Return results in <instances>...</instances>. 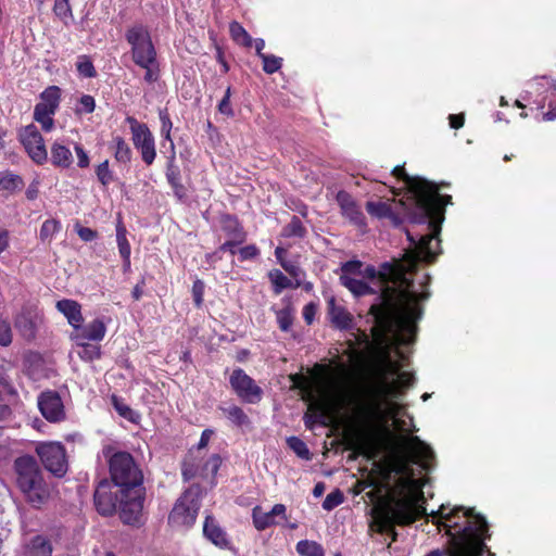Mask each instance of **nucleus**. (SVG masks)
Returning a JSON list of instances; mask_svg holds the SVG:
<instances>
[{"instance_id":"1","label":"nucleus","mask_w":556,"mask_h":556,"mask_svg":"<svg viewBox=\"0 0 556 556\" xmlns=\"http://www.w3.org/2000/svg\"><path fill=\"white\" fill-rule=\"evenodd\" d=\"M420 262L426 263L424 252L417 244H410V249L405 251L402 258L383 263L379 270L372 265H367L361 271L363 277L379 281V302L372 304L368 311L374 317L372 336L378 343L384 342L388 334L395 329L413 334L418 330L417 323L424 315L419 302L427 300L430 292L417 294L410 291L412 281H408L407 289L390 286V282L405 280V275L414 273Z\"/></svg>"},{"instance_id":"2","label":"nucleus","mask_w":556,"mask_h":556,"mask_svg":"<svg viewBox=\"0 0 556 556\" xmlns=\"http://www.w3.org/2000/svg\"><path fill=\"white\" fill-rule=\"evenodd\" d=\"M432 522L439 531L444 530L450 536L448 556H494L485 544L491 539L489 523L484 516L475 508L442 504L431 513Z\"/></svg>"},{"instance_id":"3","label":"nucleus","mask_w":556,"mask_h":556,"mask_svg":"<svg viewBox=\"0 0 556 556\" xmlns=\"http://www.w3.org/2000/svg\"><path fill=\"white\" fill-rule=\"evenodd\" d=\"M413 483V480L400 479L370 509L369 531L388 535L391 539L388 547L397 541L396 527H408L427 515L419 504V500H424L422 493L417 495Z\"/></svg>"},{"instance_id":"4","label":"nucleus","mask_w":556,"mask_h":556,"mask_svg":"<svg viewBox=\"0 0 556 556\" xmlns=\"http://www.w3.org/2000/svg\"><path fill=\"white\" fill-rule=\"evenodd\" d=\"M425 192L417 193L413 201V208L407 213L409 223L426 226L427 233L418 239L409 230H405L410 244H417L427 264H432L440 250V238L442 223L444 220L445 206L452 203V197L440 194L439 186L426 179Z\"/></svg>"},{"instance_id":"5","label":"nucleus","mask_w":556,"mask_h":556,"mask_svg":"<svg viewBox=\"0 0 556 556\" xmlns=\"http://www.w3.org/2000/svg\"><path fill=\"white\" fill-rule=\"evenodd\" d=\"M14 483L24 501L35 509H41L51 497V486L46 481L37 459L29 454L13 462Z\"/></svg>"},{"instance_id":"6","label":"nucleus","mask_w":556,"mask_h":556,"mask_svg":"<svg viewBox=\"0 0 556 556\" xmlns=\"http://www.w3.org/2000/svg\"><path fill=\"white\" fill-rule=\"evenodd\" d=\"M125 39L130 46L132 62L146 71L144 81L148 84L155 83L160 77V65L156 49L148 27L142 24L130 26L125 33Z\"/></svg>"},{"instance_id":"7","label":"nucleus","mask_w":556,"mask_h":556,"mask_svg":"<svg viewBox=\"0 0 556 556\" xmlns=\"http://www.w3.org/2000/svg\"><path fill=\"white\" fill-rule=\"evenodd\" d=\"M109 471L112 483L119 488V492L142 486L143 473L128 452L113 453L109 458Z\"/></svg>"},{"instance_id":"8","label":"nucleus","mask_w":556,"mask_h":556,"mask_svg":"<svg viewBox=\"0 0 556 556\" xmlns=\"http://www.w3.org/2000/svg\"><path fill=\"white\" fill-rule=\"evenodd\" d=\"M202 498L200 484L190 485L176 501L168 516V521L174 526L191 527L198 517Z\"/></svg>"},{"instance_id":"9","label":"nucleus","mask_w":556,"mask_h":556,"mask_svg":"<svg viewBox=\"0 0 556 556\" xmlns=\"http://www.w3.org/2000/svg\"><path fill=\"white\" fill-rule=\"evenodd\" d=\"M35 451L46 470L56 478H62L66 475L68 463L66 450L62 443L40 442Z\"/></svg>"},{"instance_id":"10","label":"nucleus","mask_w":556,"mask_h":556,"mask_svg":"<svg viewBox=\"0 0 556 556\" xmlns=\"http://www.w3.org/2000/svg\"><path fill=\"white\" fill-rule=\"evenodd\" d=\"M134 147L140 152L142 162L150 166L156 157L155 139L148 125L139 122L134 116H127Z\"/></svg>"},{"instance_id":"11","label":"nucleus","mask_w":556,"mask_h":556,"mask_svg":"<svg viewBox=\"0 0 556 556\" xmlns=\"http://www.w3.org/2000/svg\"><path fill=\"white\" fill-rule=\"evenodd\" d=\"M229 383L243 403L257 404L263 399V389L242 368L232 370Z\"/></svg>"},{"instance_id":"12","label":"nucleus","mask_w":556,"mask_h":556,"mask_svg":"<svg viewBox=\"0 0 556 556\" xmlns=\"http://www.w3.org/2000/svg\"><path fill=\"white\" fill-rule=\"evenodd\" d=\"M222 462L219 454H213L207 458L203 466H200L197 458L193 456V448H190L181 464L182 478L185 481H189L197 476H201L203 478L211 477L214 479L220 468Z\"/></svg>"},{"instance_id":"13","label":"nucleus","mask_w":556,"mask_h":556,"mask_svg":"<svg viewBox=\"0 0 556 556\" xmlns=\"http://www.w3.org/2000/svg\"><path fill=\"white\" fill-rule=\"evenodd\" d=\"M18 140L27 152L28 156L38 165L48 160V153L43 138L34 124L22 127L18 131Z\"/></svg>"},{"instance_id":"14","label":"nucleus","mask_w":556,"mask_h":556,"mask_svg":"<svg viewBox=\"0 0 556 556\" xmlns=\"http://www.w3.org/2000/svg\"><path fill=\"white\" fill-rule=\"evenodd\" d=\"M116 485L108 479L101 480L93 493V504L96 510L101 516H112L115 514L117 506H119L121 493L114 491Z\"/></svg>"},{"instance_id":"15","label":"nucleus","mask_w":556,"mask_h":556,"mask_svg":"<svg viewBox=\"0 0 556 556\" xmlns=\"http://www.w3.org/2000/svg\"><path fill=\"white\" fill-rule=\"evenodd\" d=\"M121 519L124 523L134 525L139 521L144 502V489L142 486L129 489V492H119Z\"/></svg>"},{"instance_id":"16","label":"nucleus","mask_w":556,"mask_h":556,"mask_svg":"<svg viewBox=\"0 0 556 556\" xmlns=\"http://www.w3.org/2000/svg\"><path fill=\"white\" fill-rule=\"evenodd\" d=\"M402 447L407 452L414 464L429 470L435 458L433 450L417 435L403 438Z\"/></svg>"},{"instance_id":"17","label":"nucleus","mask_w":556,"mask_h":556,"mask_svg":"<svg viewBox=\"0 0 556 556\" xmlns=\"http://www.w3.org/2000/svg\"><path fill=\"white\" fill-rule=\"evenodd\" d=\"M336 201L340 207L341 215L362 232L367 230L366 217L352 194L345 190H340L336 195Z\"/></svg>"},{"instance_id":"18","label":"nucleus","mask_w":556,"mask_h":556,"mask_svg":"<svg viewBox=\"0 0 556 556\" xmlns=\"http://www.w3.org/2000/svg\"><path fill=\"white\" fill-rule=\"evenodd\" d=\"M41 415L50 422L63 421L66 417L63 401L55 390H46L38 396Z\"/></svg>"},{"instance_id":"19","label":"nucleus","mask_w":556,"mask_h":556,"mask_svg":"<svg viewBox=\"0 0 556 556\" xmlns=\"http://www.w3.org/2000/svg\"><path fill=\"white\" fill-rule=\"evenodd\" d=\"M344 441L345 450L352 451L349 459L355 460L358 456H366L368 458L374 456V432L356 431L346 435Z\"/></svg>"},{"instance_id":"20","label":"nucleus","mask_w":556,"mask_h":556,"mask_svg":"<svg viewBox=\"0 0 556 556\" xmlns=\"http://www.w3.org/2000/svg\"><path fill=\"white\" fill-rule=\"evenodd\" d=\"M287 508L283 504H275L269 511H265L261 506H255L252 509L253 525L258 531H264L267 528L278 525L276 520L279 517L282 520L287 519Z\"/></svg>"},{"instance_id":"21","label":"nucleus","mask_w":556,"mask_h":556,"mask_svg":"<svg viewBox=\"0 0 556 556\" xmlns=\"http://www.w3.org/2000/svg\"><path fill=\"white\" fill-rule=\"evenodd\" d=\"M414 383V376L407 371H401L397 380L392 382L383 381L381 384L374 389V394L379 400H388L397 397L401 394V389L409 388Z\"/></svg>"},{"instance_id":"22","label":"nucleus","mask_w":556,"mask_h":556,"mask_svg":"<svg viewBox=\"0 0 556 556\" xmlns=\"http://www.w3.org/2000/svg\"><path fill=\"white\" fill-rule=\"evenodd\" d=\"M165 176L177 200L185 201L188 193L187 188L181 181V173L179 166L176 164L175 152H172L170 156H168Z\"/></svg>"},{"instance_id":"23","label":"nucleus","mask_w":556,"mask_h":556,"mask_svg":"<svg viewBox=\"0 0 556 556\" xmlns=\"http://www.w3.org/2000/svg\"><path fill=\"white\" fill-rule=\"evenodd\" d=\"M106 333V326L104 321L100 318L93 319L91 323H89L86 326H83L80 324L79 328L75 330V333L73 334V339L75 341H96L100 342L103 340Z\"/></svg>"},{"instance_id":"24","label":"nucleus","mask_w":556,"mask_h":556,"mask_svg":"<svg viewBox=\"0 0 556 556\" xmlns=\"http://www.w3.org/2000/svg\"><path fill=\"white\" fill-rule=\"evenodd\" d=\"M219 226L228 239L247 240V231L236 215L229 213L220 214Z\"/></svg>"},{"instance_id":"25","label":"nucleus","mask_w":556,"mask_h":556,"mask_svg":"<svg viewBox=\"0 0 556 556\" xmlns=\"http://www.w3.org/2000/svg\"><path fill=\"white\" fill-rule=\"evenodd\" d=\"M328 314L331 324L340 330H349L353 328L352 314L341 305L336 304L334 298L328 301Z\"/></svg>"},{"instance_id":"26","label":"nucleus","mask_w":556,"mask_h":556,"mask_svg":"<svg viewBox=\"0 0 556 556\" xmlns=\"http://www.w3.org/2000/svg\"><path fill=\"white\" fill-rule=\"evenodd\" d=\"M391 174L397 178L399 180H402L406 188L408 193L412 195V200L416 198L417 193L425 192V188H427L426 179L419 176H409L404 165H397L395 166Z\"/></svg>"},{"instance_id":"27","label":"nucleus","mask_w":556,"mask_h":556,"mask_svg":"<svg viewBox=\"0 0 556 556\" xmlns=\"http://www.w3.org/2000/svg\"><path fill=\"white\" fill-rule=\"evenodd\" d=\"M55 306L75 330L84 323L81 305L77 301L63 299L58 301Z\"/></svg>"},{"instance_id":"28","label":"nucleus","mask_w":556,"mask_h":556,"mask_svg":"<svg viewBox=\"0 0 556 556\" xmlns=\"http://www.w3.org/2000/svg\"><path fill=\"white\" fill-rule=\"evenodd\" d=\"M203 533L207 540L218 547H227L229 544L226 532L218 526L212 516H206L203 526Z\"/></svg>"},{"instance_id":"29","label":"nucleus","mask_w":556,"mask_h":556,"mask_svg":"<svg viewBox=\"0 0 556 556\" xmlns=\"http://www.w3.org/2000/svg\"><path fill=\"white\" fill-rule=\"evenodd\" d=\"M109 150L112 152L114 160L121 164H129L132 159L130 146L122 136H113L109 142Z\"/></svg>"},{"instance_id":"30","label":"nucleus","mask_w":556,"mask_h":556,"mask_svg":"<svg viewBox=\"0 0 556 556\" xmlns=\"http://www.w3.org/2000/svg\"><path fill=\"white\" fill-rule=\"evenodd\" d=\"M50 161L54 167L70 168L73 164V154L68 147L58 141L53 142L50 148Z\"/></svg>"},{"instance_id":"31","label":"nucleus","mask_w":556,"mask_h":556,"mask_svg":"<svg viewBox=\"0 0 556 556\" xmlns=\"http://www.w3.org/2000/svg\"><path fill=\"white\" fill-rule=\"evenodd\" d=\"M52 551L51 541L47 536L38 534L25 545L24 556H51Z\"/></svg>"},{"instance_id":"32","label":"nucleus","mask_w":556,"mask_h":556,"mask_svg":"<svg viewBox=\"0 0 556 556\" xmlns=\"http://www.w3.org/2000/svg\"><path fill=\"white\" fill-rule=\"evenodd\" d=\"M328 409L324 403H312L304 415V424L307 429H313L316 424L327 426Z\"/></svg>"},{"instance_id":"33","label":"nucleus","mask_w":556,"mask_h":556,"mask_svg":"<svg viewBox=\"0 0 556 556\" xmlns=\"http://www.w3.org/2000/svg\"><path fill=\"white\" fill-rule=\"evenodd\" d=\"M340 282L355 296H363L367 294H376L377 290L370 287L367 282L361 279L350 277L348 275L340 276Z\"/></svg>"},{"instance_id":"34","label":"nucleus","mask_w":556,"mask_h":556,"mask_svg":"<svg viewBox=\"0 0 556 556\" xmlns=\"http://www.w3.org/2000/svg\"><path fill=\"white\" fill-rule=\"evenodd\" d=\"M62 90L60 87L52 85L47 87L39 96L40 101L36 105L58 111L61 102Z\"/></svg>"},{"instance_id":"35","label":"nucleus","mask_w":556,"mask_h":556,"mask_svg":"<svg viewBox=\"0 0 556 556\" xmlns=\"http://www.w3.org/2000/svg\"><path fill=\"white\" fill-rule=\"evenodd\" d=\"M14 325L20 334L31 340L36 336V325L29 313H21L14 319Z\"/></svg>"},{"instance_id":"36","label":"nucleus","mask_w":556,"mask_h":556,"mask_svg":"<svg viewBox=\"0 0 556 556\" xmlns=\"http://www.w3.org/2000/svg\"><path fill=\"white\" fill-rule=\"evenodd\" d=\"M268 278L273 285V292L276 295L280 294L285 289L300 287L299 281L293 285L292 281L279 269H271L268 273Z\"/></svg>"},{"instance_id":"37","label":"nucleus","mask_w":556,"mask_h":556,"mask_svg":"<svg viewBox=\"0 0 556 556\" xmlns=\"http://www.w3.org/2000/svg\"><path fill=\"white\" fill-rule=\"evenodd\" d=\"M229 35L233 42L244 48H251L253 46V38L245 30V28L237 21H232L229 24Z\"/></svg>"},{"instance_id":"38","label":"nucleus","mask_w":556,"mask_h":556,"mask_svg":"<svg viewBox=\"0 0 556 556\" xmlns=\"http://www.w3.org/2000/svg\"><path fill=\"white\" fill-rule=\"evenodd\" d=\"M94 174L103 190L108 189L109 186L116 180V176L111 169L109 160H104L103 162L97 164L94 166Z\"/></svg>"},{"instance_id":"39","label":"nucleus","mask_w":556,"mask_h":556,"mask_svg":"<svg viewBox=\"0 0 556 556\" xmlns=\"http://www.w3.org/2000/svg\"><path fill=\"white\" fill-rule=\"evenodd\" d=\"M24 187V180L20 175L11 172L0 173V191H7L8 193H14L22 190Z\"/></svg>"},{"instance_id":"40","label":"nucleus","mask_w":556,"mask_h":556,"mask_svg":"<svg viewBox=\"0 0 556 556\" xmlns=\"http://www.w3.org/2000/svg\"><path fill=\"white\" fill-rule=\"evenodd\" d=\"M56 112L42 108L40 105H35L34 109V119L41 125L43 131L49 132L54 128V114Z\"/></svg>"},{"instance_id":"41","label":"nucleus","mask_w":556,"mask_h":556,"mask_svg":"<svg viewBox=\"0 0 556 556\" xmlns=\"http://www.w3.org/2000/svg\"><path fill=\"white\" fill-rule=\"evenodd\" d=\"M219 410L237 427H242L250 422L249 416L238 405H230L228 407H219Z\"/></svg>"},{"instance_id":"42","label":"nucleus","mask_w":556,"mask_h":556,"mask_svg":"<svg viewBox=\"0 0 556 556\" xmlns=\"http://www.w3.org/2000/svg\"><path fill=\"white\" fill-rule=\"evenodd\" d=\"M116 241L118 247V252L122 258H127L131 254V247L127 239V230L122 220H118L116 224Z\"/></svg>"},{"instance_id":"43","label":"nucleus","mask_w":556,"mask_h":556,"mask_svg":"<svg viewBox=\"0 0 556 556\" xmlns=\"http://www.w3.org/2000/svg\"><path fill=\"white\" fill-rule=\"evenodd\" d=\"M287 445L301 459L311 460L313 455L306 443L299 437L292 435L287 439Z\"/></svg>"},{"instance_id":"44","label":"nucleus","mask_w":556,"mask_h":556,"mask_svg":"<svg viewBox=\"0 0 556 556\" xmlns=\"http://www.w3.org/2000/svg\"><path fill=\"white\" fill-rule=\"evenodd\" d=\"M307 230L298 216H292L290 223L282 228L281 235L286 238H304Z\"/></svg>"},{"instance_id":"45","label":"nucleus","mask_w":556,"mask_h":556,"mask_svg":"<svg viewBox=\"0 0 556 556\" xmlns=\"http://www.w3.org/2000/svg\"><path fill=\"white\" fill-rule=\"evenodd\" d=\"M76 70L79 76L84 78H94L98 75L91 58L87 54L78 55Z\"/></svg>"},{"instance_id":"46","label":"nucleus","mask_w":556,"mask_h":556,"mask_svg":"<svg viewBox=\"0 0 556 556\" xmlns=\"http://www.w3.org/2000/svg\"><path fill=\"white\" fill-rule=\"evenodd\" d=\"M295 549L302 556H325L323 546L315 541L302 540L296 543Z\"/></svg>"},{"instance_id":"47","label":"nucleus","mask_w":556,"mask_h":556,"mask_svg":"<svg viewBox=\"0 0 556 556\" xmlns=\"http://www.w3.org/2000/svg\"><path fill=\"white\" fill-rule=\"evenodd\" d=\"M391 208V204L382 201H368L366 203V211L368 212V214L379 219L387 218V216H390Z\"/></svg>"},{"instance_id":"48","label":"nucleus","mask_w":556,"mask_h":556,"mask_svg":"<svg viewBox=\"0 0 556 556\" xmlns=\"http://www.w3.org/2000/svg\"><path fill=\"white\" fill-rule=\"evenodd\" d=\"M112 405L114 409L118 413L119 416L125 418L128 421L136 422L137 414L134 412V409L128 406L123 399L118 397L117 395H112L111 397Z\"/></svg>"},{"instance_id":"49","label":"nucleus","mask_w":556,"mask_h":556,"mask_svg":"<svg viewBox=\"0 0 556 556\" xmlns=\"http://www.w3.org/2000/svg\"><path fill=\"white\" fill-rule=\"evenodd\" d=\"M81 346L78 352L79 357L85 362H92L101 357V348L99 345L89 344L88 342L76 341Z\"/></svg>"},{"instance_id":"50","label":"nucleus","mask_w":556,"mask_h":556,"mask_svg":"<svg viewBox=\"0 0 556 556\" xmlns=\"http://www.w3.org/2000/svg\"><path fill=\"white\" fill-rule=\"evenodd\" d=\"M159 117L161 121V136L165 140H168L170 142L172 152H175V146H174V142L172 140V135H170L172 128H173V123H172L170 116L168 114V111L166 109L160 110Z\"/></svg>"},{"instance_id":"51","label":"nucleus","mask_w":556,"mask_h":556,"mask_svg":"<svg viewBox=\"0 0 556 556\" xmlns=\"http://www.w3.org/2000/svg\"><path fill=\"white\" fill-rule=\"evenodd\" d=\"M278 327L281 331H289L293 325V309L291 306L283 307L276 312Z\"/></svg>"},{"instance_id":"52","label":"nucleus","mask_w":556,"mask_h":556,"mask_svg":"<svg viewBox=\"0 0 556 556\" xmlns=\"http://www.w3.org/2000/svg\"><path fill=\"white\" fill-rule=\"evenodd\" d=\"M53 13L59 17L65 25L73 18L72 8L70 0H54Z\"/></svg>"},{"instance_id":"53","label":"nucleus","mask_w":556,"mask_h":556,"mask_svg":"<svg viewBox=\"0 0 556 556\" xmlns=\"http://www.w3.org/2000/svg\"><path fill=\"white\" fill-rule=\"evenodd\" d=\"M61 229V223L56 219H47L40 227L39 237L42 242L50 241Z\"/></svg>"},{"instance_id":"54","label":"nucleus","mask_w":556,"mask_h":556,"mask_svg":"<svg viewBox=\"0 0 556 556\" xmlns=\"http://www.w3.org/2000/svg\"><path fill=\"white\" fill-rule=\"evenodd\" d=\"M260 59L263 63V71L268 75L277 73L282 67L283 59L280 56L265 53Z\"/></svg>"},{"instance_id":"55","label":"nucleus","mask_w":556,"mask_h":556,"mask_svg":"<svg viewBox=\"0 0 556 556\" xmlns=\"http://www.w3.org/2000/svg\"><path fill=\"white\" fill-rule=\"evenodd\" d=\"M344 502V495L340 489H336L329 494L323 502V508L325 510H332Z\"/></svg>"},{"instance_id":"56","label":"nucleus","mask_w":556,"mask_h":556,"mask_svg":"<svg viewBox=\"0 0 556 556\" xmlns=\"http://www.w3.org/2000/svg\"><path fill=\"white\" fill-rule=\"evenodd\" d=\"M96 109V100L90 94H84L80 97L78 101V106L76 108L77 114H89L92 113Z\"/></svg>"},{"instance_id":"57","label":"nucleus","mask_w":556,"mask_h":556,"mask_svg":"<svg viewBox=\"0 0 556 556\" xmlns=\"http://www.w3.org/2000/svg\"><path fill=\"white\" fill-rule=\"evenodd\" d=\"M204 291H205V285L201 279H197L195 281H193L191 292H192L193 303L197 308H201L203 305Z\"/></svg>"},{"instance_id":"58","label":"nucleus","mask_w":556,"mask_h":556,"mask_svg":"<svg viewBox=\"0 0 556 556\" xmlns=\"http://www.w3.org/2000/svg\"><path fill=\"white\" fill-rule=\"evenodd\" d=\"M230 97H231V87L228 86L223 99L219 101L217 109L218 112L223 115H226L227 117H232L235 115L233 109L230 103Z\"/></svg>"},{"instance_id":"59","label":"nucleus","mask_w":556,"mask_h":556,"mask_svg":"<svg viewBox=\"0 0 556 556\" xmlns=\"http://www.w3.org/2000/svg\"><path fill=\"white\" fill-rule=\"evenodd\" d=\"M12 339L11 324L7 319L0 318V345L9 346L12 343Z\"/></svg>"},{"instance_id":"60","label":"nucleus","mask_w":556,"mask_h":556,"mask_svg":"<svg viewBox=\"0 0 556 556\" xmlns=\"http://www.w3.org/2000/svg\"><path fill=\"white\" fill-rule=\"evenodd\" d=\"M239 261L254 260L260 255V249L255 244H249L238 250Z\"/></svg>"},{"instance_id":"61","label":"nucleus","mask_w":556,"mask_h":556,"mask_svg":"<svg viewBox=\"0 0 556 556\" xmlns=\"http://www.w3.org/2000/svg\"><path fill=\"white\" fill-rule=\"evenodd\" d=\"M377 486V482L374 478H367V479H362V480H357L355 482V484L352 486L351 489V492L357 496L359 495L361 493H363L366 489L368 488H376Z\"/></svg>"},{"instance_id":"62","label":"nucleus","mask_w":556,"mask_h":556,"mask_svg":"<svg viewBox=\"0 0 556 556\" xmlns=\"http://www.w3.org/2000/svg\"><path fill=\"white\" fill-rule=\"evenodd\" d=\"M75 228L78 237L85 242H90L98 238V232L89 227L80 226L77 223Z\"/></svg>"},{"instance_id":"63","label":"nucleus","mask_w":556,"mask_h":556,"mask_svg":"<svg viewBox=\"0 0 556 556\" xmlns=\"http://www.w3.org/2000/svg\"><path fill=\"white\" fill-rule=\"evenodd\" d=\"M76 155H77V166L79 168H87L90 165V159L87 151L83 148L81 144H75L74 147Z\"/></svg>"},{"instance_id":"64","label":"nucleus","mask_w":556,"mask_h":556,"mask_svg":"<svg viewBox=\"0 0 556 556\" xmlns=\"http://www.w3.org/2000/svg\"><path fill=\"white\" fill-rule=\"evenodd\" d=\"M316 312H317V305L313 302L306 304L303 307L302 314H303V318L307 325L313 324V321L315 319Z\"/></svg>"}]
</instances>
